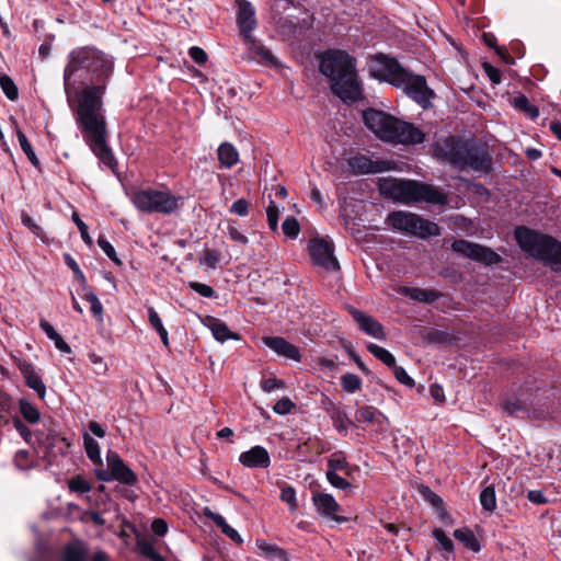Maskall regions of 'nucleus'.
<instances>
[{"mask_svg": "<svg viewBox=\"0 0 561 561\" xmlns=\"http://www.w3.org/2000/svg\"><path fill=\"white\" fill-rule=\"evenodd\" d=\"M114 70V60L93 46L72 49L64 69V90L83 139L105 167L115 171L117 161L106 142L103 98Z\"/></svg>", "mask_w": 561, "mask_h": 561, "instance_id": "obj_1", "label": "nucleus"}, {"mask_svg": "<svg viewBox=\"0 0 561 561\" xmlns=\"http://www.w3.org/2000/svg\"><path fill=\"white\" fill-rule=\"evenodd\" d=\"M433 154L437 160L447 162L459 171H491L492 157L488 146L473 139L458 136L440 138L433 146Z\"/></svg>", "mask_w": 561, "mask_h": 561, "instance_id": "obj_2", "label": "nucleus"}, {"mask_svg": "<svg viewBox=\"0 0 561 561\" xmlns=\"http://www.w3.org/2000/svg\"><path fill=\"white\" fill-rule=\"evenodd\" d=\"M319 69L330 80L332 92L343 102L354 103L363 99L355 59L346 51L328 50L321 56Z\"/></svg>", "mask_w": 561, "mask_h": 561, "instance_id": "obj_3", "label": "nucleus"}, {"mask_svg": "<svg viewBox=\"0 0 561 561\" xmlns=\"http://www.w3.org/2000/svg\"><path fill=\"white\" fill-rule=\"evenodd\" d=\"M366 127L379 139L401 145H416L424 141V133L410 123L402 122L378 110L369 108L363 113Z\"/></svg>", "mask_w": 561, "mask_h": 561, "instance_id": "obj_4", "label": "nucleus"}, {"mask_svg": "<svg viewBox=\"0 0 561 561\" xmlns=\"http://www.w3.org/2000/svg\"><path fill=\"white\" fill-rule=\"evenodd\" d=\"M380 192L385 196L402 204L425 202L433 205L444 206L448 202V196L445 192L432 184L422 183L415 180H385L380 184Z\"/></svg>", "mask_w": 561, "mask_h": 561, "instance_id": "obj_5", "label": "nucleus"}, {"mask_svg": "<svg viewBox=\"0 0 561 561\" xmlns=\"http://www.w3.org/2000/svg\"><path fill=\"white\" fill-rule=\"evenodd\" d=\"M514 234L518 245L524 252L550 265L554 271L561 268L560 241L525 226L517 227Z\"/></svg>", "mask_w": 561, "mask_h": 561, "instance_id": "obj_6", "label": "nucleus"}, {"mask_svg": "<svg viewBox=\"0 0 561 561\" xmlns=\"http://www.w3.org/2000/svg\"><path fill=\"white\" fill-rule=\"evenodd\" d=\"M182 197L169 190L145 188L134 193L131 202L141 213L171 215L180 209Z\"/></svg>", "mask_w": 561, "mask_h": 561, "instance_id": "obj_7", "label": "nucleus"}, {"mask_svg": "<svg viewBox=\"0 0 561 561\" xmlns=\"http://www.w3.org/2000/svg\"><path fill=\"white\" fill-rule=\"evenodd\" d=\"M369 73L393 87H401L408 80V70L402 68L394 58L385 55H377L371 59Z\"/></svg>", "mask_w": 561, "mask_h": 561, "instance_id": "obj_8", "label": "nucleus"}, {"mask_svg": "<svg viewBox=\"0 0 561 561\" xmlns=\"http://www.w3.org/2000/svg\"><path fill=\"white\" fill-rule=\"evenodd\" d=\"M451 250L463 257L485 265L497 264L501 261V256L490 248L463 239L454 241Z\"/></svg>", "mask_w": 561, "mask_h": 561, "instance_id": "obj_9", "label": "nucleus"}, {"mask_svg": "<svg viewBox=\"0 0 561 561\" xmlns=\"http://www.w3.org/2000/svg\"><path fill=\"white\" fill-rule=\"evenodd\" d=\"M308 251L313 264L325 268L327 271H339L340 264L334 256L333 243L322 238L310 240Z\"/></svg>", "mask_w": 561, "mask_h": 561, "instance_id": "obj_10", "label": "nucleus"}, {"mask_svg": "<svg viewBox=\"0 0 561 561\" xmlns=\"http://www.w3.org/2000/svg\"><path fill=\"white\" fill-rule=\"evenodd\" d=\"M347 164L355 174H376L391 170L393 162L371 160L365 154H356L347 160Z\"/></svg>", "mask_w": 561, "mask_h": 561, "instance_id": "obj_11", "label": "nucleus"}, {"mask_svg": "<svg viewBox=\"0 0 561 561\" xmlns=\"http://www.w3.org/2000/svg\"><path fill=\"white\" fill-rule=\"evenodd\" d=\"M36 440L48 461L51 463L59 455H65L70 444L65 437L59 436L55 432H49L46 435L36 434Z\"/></svg>", "mask_w": 561, "mask_h": 561, "instance_id": "obj_12", "label": "nucleus"}, {"mask_svg": "<svg viewBox=\"0 0 561 561\" xmlns=\"http://www.w3.org/2000/svg\"><path fill=\"white\" fill-rule=\"evenodd\" d=\"M106 463L107 468L111 470L113 480L127 485H134L137 482V476L126 466L117 453L108 450L106 454Z\"/></svg>", "mask_w": 561, "mask_h": 561, "instance_id": "obj_13", "label": "nucleus"}, {"mask_svg": "<svg viewBox=\"0 0 561 561\" xmlns=\"http://www.w3.org/2000/svg\"><path fill=\"white\" fill-rule=\"evenodd\" d=\"M237 24L243 39H251L252 31L256 27L255 9L247 0L238 1Z\"/></svg>", "mask_w": 561, "mask_h": 561, "instance_id": "obj_14", "label": "nucleus"}, {"mask_svg": "<svg viewBox=\"0 0 561 561\" xmlns=\"http://www.w3.org/2000/svg\"><path fill=\"white\" fill-rule=\"evenodd\" d=\"M404 90L405 94L413 99L419 104L426 103L433 95L432 90L426 85V80L423 76H414L408 71V80L400 87Z\"/></svg>", "mask_w": 561, "mask_h": 561, "instance_id": "obj_15", "label": "nucleus"}, {"mask_svg": "<svg viewBox=\"0 0 561 561\" xmlns=\"http://www.w3.org/2000/svg\"><path fill=\"white\" fill-rule=\"evenodd\" d=\"M348 311L364 333L380 341L386 340V332L379 321L353 307Z\"/></svg>", "mask_w": 561, "mask_h": 561, "instance_id": "obj_16", "label": "nucleus"}, {"mask_svg": "<svg viewBox=\"0 0 561 561\" xmlns=\"http://www.w3.org/2000/svg\"><path fill=\"white\" fill-rule=\"evenodd\" d=\"M239 462L249 469H266L271 466V457L266 448L256 445L239 455Z\"/></svg>", "mask_w": 561, "mask_h": 561, "instance_id": "obj_17", "label": "nucleus"}, {"mask_svg": "<svg viewBox=\"0 0 561 561\" xmlns=\"http://www.w3.org/2000/svg\"><path fill=\"white\" fill-rule=\"evenodd\" d=\"M265 346L271 348L277 355L283 356L285 358L300 362L301 354L294 344L287 342L284 337L280 336H264L262 339Z\"/></svg>", "mask_w": 561, "mask_h": 561, "instance_id": "obj_18", "label": "nucleus"}, {"mask_svg": "<svg viewBox=\"0 0 561 561\" xmlns=\"http://www.w3.org/2000/svg\"><path fill=\"white\" fill-rule=\"evenodd\" d=\"M312 501L319 514L329 517L337 523H343L346 520V518L336 515L340 505L331 494L317 493L312 496Z\"/></svg>", "mask_w": 561, "mask_h": 561, "instance_id": "obj_19", "label": "nucleus"}, {"mask_svg": "<svg viewBox=\"0 0 561 561\" xmlns=\"http://www.w3.org/2000/svg\"><path fill=\"white\" fill-rule=\"evenodd\" d=\"M18 368L24 377L26 386L36 391L41 398H44L46 387L35 367L27 360H19Z\"/></svg>", "mask_w": 561, "mask_h": 561, "instance_id": "obj_20", "label": "nucleus"}, {"mask_svg": "<svg viewBox=\"0 0 561 561\" xmlns=\"http://www.w3.org/2000/svg\"><path fill=\"white\" fill-rule=\"evenodd\" d=\"M408 234L415 236L421 239H426L430 237L438 236L439 227L437 224L414 214V220L411 224Z\"/></svg>", "mask_w": 561, "mask_h": 561, "instance_id": "obj_21", "label": "nucleus"}, {"mask_svg": "<svg viewBox=\"0 0 561 561\" xmlns=\"http://www.w3.org/2000/svg\"><path fill=\"white\" fill-rule=\"evenodd\" d=\"M206 325L211 331L214 339L220 343L228 340L239 341L241 339L238 333L232 332L224 321L217 318L207 317Z\"/></svg>", "mask_w": 561, "mask_h": 561, "instance_id": "obj_22", "label": "nucleus"}, {"mask_svg": "<svg viewBox=\"0 0 561 561\" xmlns=\"http://www.w3.org/2000/svg\"><path fill=\"white\" fill-rule=\"evenodd\" d=\"M400 293L412 300L426 304L434 302L442 296V294L435 289L415 287H402Z\"/></svg>", "mask_w": 561, "mask_h": 561, "instance_id": "obj_23", "label": "nucleus"}, {"mask_svg": "<svg viewBox=\"0 0 561 561\" xmlns=\"http://www.w3.org/2000/svg\"><path fill=\"white\" fill-rule=\"evenodd\" d=\"M414 220V214L408 211H393L388 216V222L393 229L408 233L412 221Z\"/></svg>", "mask_w": 561, "mask_h": 561, "instance_id": "obj_24", "label": "nucleus"}, {"mask_svg": "<svg viewBox=\"0 0 561 561\" xmlns=\"http://www.w3.org/2000/svg\"><path fill=\"white\" fill-rule=\"evenodd\" d=\"M218 160L224 168L233 167L239 160L237 149L229 142H222L217 150Z\"/></svg>", "mask_w": 561, "mask_h": 561, "instance_id": "obj_25", "label": "nucleus"}, {"mask_svg": "<svg viewBox=\"0 0 561 561\" xmlns=\"http://www.w3.org/2000/svg\"><path fill=\"white\" fill-rule=\"evenodd\" d=\"M247 45H249L250 49L254 53V55L260 58L261 61L274 66L276 65V58L268 49L265 47L262 43L255 41L253 36H251V39H243Z\"/></svg>", "mask_w": 561, "mask_h": 561, "instance_id": "obj_26", "label": "nucleus"}, {"mask_svg": "<svg viewBox=\"0 0 561 561\" xmlns=\"http://www.w3.org/2000/svg\"><path fill=\"white\" fill-rule=\"evenodd\" d=\"M328 469L327 471L337 472L343 471L347 477H350L353 470L357 469V467L351 466L345 457L342 456L341 453H335L330 456L327 462Z\"/></svg>", "mask_w": 561, "mask_h": 561, "instance_id": "obj_27", "label": "nucleus"}, {"mask_svg": "<svg viewBox=\"0 0 561 561\" xmlns=\"http://www.w3.org/2000/svg\"><path fill=\"white\" fill-rule=\"evenodd\" d=\"M454 537L460 541L467 549L478 552L480 550V543L477 540L473 531L467 527L456 529Z\"/></svg>", "mask_w": 561, "mask_h": 561, "instance_id": "obj_28", "label": "nucleus"}, {"mask_svg": "<svg viewBox=\"0 0 561 561\" xmlns=\"http://www.w3.org/2000/svg\"><path fill=\"white\" fill-rule=\"evenodd\" d=\"M148 311V320H149V323L150 325L157 331V333L159 334L160 339H161V342L162 344L165 346V347H169L170 343H169V335H168V331L167 329L164 328L163 323H162V320L160 318V316L158 314V312L154 310L153 307H148L147 309Z\"/></svg>", "mask_w": 561, "mask_h": 561, "instance_id": "obj_29", "label": "nucleus"}, {"mask_svg": "<svg viewBox=\"0 0 561 561\" xmlns=\"http://www.w3.org/2000/svg\"><path fill=\"white\" fill-rule=\"evenodd\" d=\"M355 419L359 423H377L381 425L383 415L373 407H362L356 410Z\"/></svg>", "mask_w": 561, "mask_h": 561, "instance_id": "obj_30", "label": "nucleus"}, {"mask_svg": "<svg viewBox=\"0 0 561 561\" xmlns=\"http://www.w3.org/2000/svg\"><path fill=\"white\" fill-rule=\"evenodd\" d=\"M60 561H87V550L80 543L65 546Z\"/></svg>", "mask_w": 561, "mask_h": 561, "instance_id": "obj_31", "label": "nucleus"}, {"mask_svg": "<svg viewBox=\"0 0 561 561\" xmlns=\"http://www.w3.org/2000/svg\"><path fill=\"white\" fill-rule=\"evenodd\" d=\"M331 419L334 428L342 435H346L348 427L354 425L353 421L340 408H333Z\"/></svg>", "mask_w": 561, "mask_h": 561, "instance_id": "obj_32", "label": "nucleus"}, {"mask_svg": "<svg viewBox=\"0 0 561 561\" xmlns=\"http://www.w3.org/2000/svg\"><path fill=\"white\" fill-rule=\"evenodd\" d=\"M513 105L531 119H536L539 116V110L533 105L524 94L515 96L513 99Z\"/></svg>", "mask_w": 561, "mask_h": 561, "instance_id": "obj_33", "label": "nucleus"}, {"mask_svg": "<svg viewBox=\"0 0 561 561\" xmlns=\"http://www.w3.org/2000/svg\"><path fill=\"white\" fill-rule=\"evenodd\" d=\"M83 443L88 458L95 465H102L99 443L89 434L83 435Z\"/></svg>", "mask_w": 561, "mask_h": 561, "instance_id": "obj_34", "label": "nucleus"}, {"mask_svg": "<svg viewBox=\"0 0 561 561\" xmlns=\"http://www.w3.org/2000/svg\"><path fill=\"white\" fill-rule=\"evenodd\" d=\"M367 350L376 357L378 358L380 362H382L385 365H387L389 368H392L394 367L396 365V358L394 356L389 352L387 351L386 348L377 345V344H374V343H369L367 345Z\"/></svg>", "mask_w": 561, "mask_h": 561, "instance_id": "obj_35", "label": "nucleus"}, {"mask_svg": "<svg viewBox=\"0 0 561 561\" xmlns=\"http://www.w3.org/2000/svg\"><path fill=\"white\" fill-rule=\"evenodd\" d=\"M16 136H18V140H19L20 147L23 150V152L26 154V157L30 160V162L34 167H39V160L36 157V153L33 150L32 145L30 144V141H28L27 137L25 136V134L23 131H21V130H18Z\"/></svg>", "mask_w": 561, "mask_h": 561, "instance_id": "obj_36", "label": "nucleus"}, {"mask_svg": "<svg viewBox=\"0 0 561 561\" xmlns=\"http://www.w3.org/2000/svg\"><path fill=\"white\" fill-rule=\"evenodd\" d=\"M84 294L82 296L83 299H85L90 304V309L92 314L100 321L103 320V306L101 301L99 300L98 296L87 288L83 289Z\"/></svg>", "mask_w": 561, "mask_h": 561, "instance_id": "obj_37", "label": "nucleus"}, {"mask_svg": "<svg viewBox=\"0 0 561 561\" xmlns=\"http://www.w3.org/2000/svg\"><path fill=\"white\" fill-rule=\"evenodd\" d=\"M362 379L355 375L347 373L341 377V386L347 393H354L362 388Z\"/></svg>", "mask_w": 561, "mask_h": 561, "instance_id": "obj_38", "label": "nucleus"}, {"mask_svg": "<svg viewBox=\"0 0 561 561\" xmlns=\"http://www.w3.org/2000/svg\"><path fill=\"white\" fill-rule=\"evenodd\" d=\"M481 506L489 512H493L496 507L495 490L489 485L484 488L480 493Z\"/></svg>", "mask_w": 561, "mask_h": 561, "instance_id": "obj_39", "label": "nucleus"}, {"mask_svg": "<svg viewBox=\"0 0 561 561\" xmlns=\"http://www.w3.org/2000/svg\"><path fill=\"white\" fill-rule=\"evenodd\" d=\"M0 87L9 100L14 101L18 99L19 91L11 77L5 73H0Z\"/></svg>", "mask_w": 561, "mask_h": 561, "instance_id": "obj_40", "label": "nucleus"}, {"mask_svg": "<svg viewBox=\"0 0 561 561\" xmlns=\"http://www.w3.org/2000/svg\"><path fill=\"white\" fill-rule=\"evenodd\" d=\"M20 412L22 416L30 423H36L39 420L38 409L26 400L20 401Z\"/></svg>", "mask_w": 561, "mask_h": 561, "instance_id": "obj_41", "label": "nucleus"}, {"mask_svg": "<svg viewBox=\"0 0 561 561\" xmlns=\"http://www.w3.org/2000/svg\"><path fill=\"white\" fill-rule=\"evenodd\" d=\"M68 488L75 493H88L91 491V483L82 476H75L68 481Z\"/></svg>", "mask_w": 561, "mask_h": 561, "instance_id": "obj_42", "label": "nucleus"}, {"mask_svg": "<svg viewBox=\"0 0 561 561\" xmlns=\"http://www.w3.org/2000/svg\"><path fill=\"white\" fill-rule=\"evenodd\" d=\"M432 537L435 539L440 549L447 553L454 551L453 540L445 534L440 528H435L432 533Z\"/></svg>", "mask_w": 561, "mask_h": 561, "instance_id": "obj_43", "label": "nucleus"}, {"mask_svg": "<svg viewBox=\"0 0 561 561\" xmlns=\"http://www.w3.org/2000/svg\"><path fill=\"white\" fill-rule=\"evenodd\" d=\"M220 261V254L214 249H206L199 257V264L205 265L210 270H215Z\"/></svg>", "mask_w": 561, "mask_h": 561, "instance_id": "obj_44", "label": "nucleus"}, {"mask_svg": "<svg viewBox=\"0 0 561 561\" xmlns=\"http://www.w3.org/2000/svg\"><path fill=\"white\" fill-rule=\"evenodd\" d=\"M279 499L289 506L291 512L297 508L296 491L293 486L284 484L280 489Z\"/></svg>", "mask_w": 561, "mask_h": 561, "instance_id": "obj_45", "label": "nucleus"}, {"mask_svg": "<svg viewBox=\"0 0 561 561\" xmlns=\"http://www.w3.org/2000/svg\"><path fill=\"white\" fill-rule=\"evenodd\" d=\"M283 232L286 237L295 239L300 232V225L294 217H287L282 225Z\"/></svg>", "mask_w": 561, "mask_h": 561, "instance_id": "obj_46", "label": "nucleus"}, {"mask_svg": "<svg viewBox=\"0 0 561 561\" xmlns=\"http://www.w3.org/2000/svg\"><path fill=\"white\" fill-rule=\"evenodd\" d=\"M279 208L275 205L274 201L270 198V205L266 207V217L267 224L272 231H276L278 229V217H279Z\"/></svg>", "mask_w": 561, "mask_h": 561, "instance_id": "obj_47", "label": "nucleus"}, {"mask_svg": "<svg viewBox=\"0 0 561 561\" xmlns=\"http://www.w3.org/2000/svg\"><path fill=\"white\" fill-rule=\"evenodd\" d=\"M218 519L219 523L217 527L220 528L222 534L237 543H241L243 541L239 533L226 522L225 517Z\"/></svg>", "mask_w": 561, "mask_h": 561, "instance_id": "obj_48", "label": "nucleus"}, {"mask_svg": "<svg viewBox=\"0 0 561 561\" xmlns=\"http://www.w3.org/2000/svg\"><path fill=\"white\" fill-rule=\"evenodd\" d=\"M13 461L15 467L20 470H27L32 467V460L27 450H18Z\"/></svg>", "mask_w": 561, "mask_h": 561, "instance_id": "obj_49", "label": "nucleus"}, {"mask_svg": "<svg viewBox=\"0 0 561 561\" xmlns=\"http://www.w3.org/2000/svg\"><path fill=\"white\" fill-rule=\"evenodd\" d=\"M325 477L330 484L336 489L347 490L351 488V483L346 479L340 477L337 472L327 471Z\"/></svg>", "mask_w": 561, "mask_h": 561, "instance_id": "obj_50", "label": "nucleus"}, {"mask_svg": "<svg viewBox=\"0 0 561 561\" xmlns=\"http://www.w3.org/2000/svg\"><path fill=\"white\" fill-rule=\"evenodd\" d=\"M98 244L102 249V251L108 256V259H111L116 264H121L119 259L116 256L114 247L111 244V242L106 238H104L102 236L99 237Z\"/></svg>", "mask_w": 561, "mask_h": 561, "instance_id": "obj_51", "label": "nucleus"}, {"mask_svg": "<svg viewBox=\"0 0 561 561\" xmlns=\"http://www.w3.org/2000/svg\"><path fill=\"white\" fill-rule=\"evenodd\" d=\"M391 369L393 370L396 379L400 383L410 388L414 386V380L408 375L407 370L403 367L398 366L396 364L394 367H392Z\"/></svg>", "mask_w": 561, "mask_h": 561, "instance_id": "obj_52", "label": "nucleus"}, {"mask_svg": "<svg viewBox=\"0 0 561 561\" xmlns=\"http://www.w3.org/2000/svg\"><path fill=\"white\" fill-rule=\"evenodd\" d=\"M294 408V402L289 398L284 397L274 404L273 411L279 415H285L289 413Z\"/></svg>", "mask_w": 561, "mask_h": 561, "instance_id": "obj_53", "label": "nucleus"}, {"mask_svg": "<svg viewBox=\"0 0 561 561\" xmlns=\"http://www.w3.org/2000/svg\"><path fill=\"white\" fill-rule=\"evenodd\" d=\"M190 288L193 289L195 293L199 294L201 296L205 298H213L215 297V290L211 286L198 282H191L188 284Z\"/></svg>", "mask_w": 561, "mask_h": 561, "instance_id": "obj_54", "label": "nucleus"}, {"mask_svg": "<svg viewBox=\"0 0 561 561\" xmlns=\"http://www.w3.org/2000/svg\"><path fill=\"white\" fill-rule=\"evenodd\" d=\"M229 211L240 217H245L249 214V202L244 198H239L230 206Z\"/></svg>", "mask_w": 561, "mask_h": 561, "instance_id": "obj_55", "label": "nucleus"}, {"mask_svg": "<svg viewBox=\"0 0 561 561\" xmlns=\"http://www.w3.org/2000/svg\"><path fill=\"white\" fill-rule=\"evenodd\" d=\"M13 426L26 443L33 444L32 432L19 417L13 419Z\"/></svg>", "mask_w": 561, "mask_h": 561, "instance_id": "obj_56", "label": "nucleus"}, {"mask_svg": "<svg viewBox=\"0 0 561 561\" xmlns=\"http://www.w3.org/2000/svg\"><path fill=\"white\" fill-rule=\"evenodd\" d=\"M72 220L77 225V227H78V229L80 231L82 240L88 245H92L93 241H92L91 237L88 233L87 225L80 219V217L76 213L72 215Z\"/></svg>", "mask_w": 561, "mask_h": 561, "instance_id": "obj_57", "label": "nucleus"}, {"mask_svg": "<svg viewBox=\"0 0 561 561\" xmlns=\"http://www.w3.org/2000/svg\"><path fill=\"white\" fill-rule=\"evenodd\" d=\"M188 55L198 65H203L207 61L206 51L198 46H192L188 49Z\"/></svg>", "mask_w": 561, "mask_h": 561, "instance_id": "obj_58", "label": "nucleus"}, {"mask_svg": "<svg viewBox=\"0 0 561 561\" xmlns=\"http://www.w3.org/2000/svg\"><path fill=\"white\" fill-rule=\"evenodd\" d=\"M483 69L490 81L494 84H499L501 82V71L490 64H483Z\"/></svg>", "mask_w": 561, "mask_h": 561, "instance_id": "obj_59", "label": "nucleus"}, {"mask_svg": "<svg viewBox=\"0 0 561 561\" xmlns=\"http://www.w3.org/2000/svg\"><path fill=\"white\" fill-rule=\"evenodd\" d=\"M284 382L277 378H267L261 382V388L265 392H272L278 388H282Z\"/></svg>", "mask_w": 561, "mask_h": 561, "instance_id": "obj_60", "label": "nucleus"}, {"mask_svg": "<svg viewBox=\"0 0 561 561\" xmlns=\"http://www.w3.org/2000/svg\"><path fill=\"white\" fill-rule=\"evenodd\" d=\"M91 363L95 366V373L99 375H104L107 370V365L103 360V358L94 353L89 355Z\"/></svg>", "mask_w": 561, "mask_h": 561, "instance_id": "obj_61", "label": "nucleus"}, {"mask_svg": "<svg viewBox=\"0 0 561 561\" xmlns=\"http://www.w3.org/2000/svg\"><path fill=\"white\" fill-rule=\"evenodd\" d=\"M228 233L231 240H233L234 242L241 244H247L249 242V239L237 227L229 226Z\"/></svg>", "mask_w": 561, "mask_h": 561, "instance_id": "obj_62", "label": "nucleus"}, {"mask_svg": "<svg viewBox=\"0 0 561 561\" xmlns=\"http://www.w3.org/2000/svg\"><path fill=\"white\" fill-rule=\"evenodd\" d=\"M527 499L534 504H546L548 502L546 495L540 490H531L527 493Z\"/></svg>", "mask_w": 561, "mask_h": 561, "instance_id": "obj_63", "label": "nucleus"}, {"mask_svg": "<svg viewBox=\"0 0 561 561\" xmlns=\"http://www.w3.org/2000/svg\"><path fill=\"white\" fill-rule=\"evenodd\" d=\"M151 529L157 536H164L168 531V524L163 519L157 518L152 522Z\"/></svg>", "mask_w": 561, "mask_h": 561, "instance_id": "obj_64", "label": "nucleus"}]
</instances>
